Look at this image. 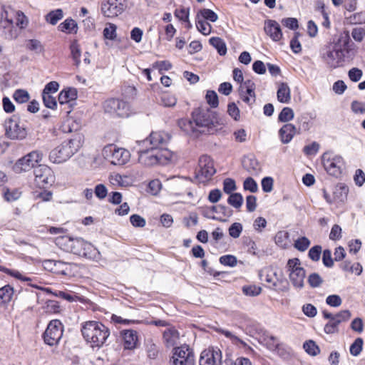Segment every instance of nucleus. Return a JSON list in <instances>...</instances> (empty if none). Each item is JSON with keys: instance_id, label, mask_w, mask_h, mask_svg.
<instances>
[{"instance_id": "f257e3e1", "label": "nucleus", "mask_w": 365, "mask_h": 365, "mask_svg": "<svg viewBox=\"0 0 365 365\" xmlns=\"http://www.w3.org/2000/svg\"><path fill=\"white\" fill-rule=\"evenodd\" d=\"M350 41L349 33L340 34L339 38L326 45L322 50V58L328 67L336 68L345 61V52L349 53Z\"/></svg>"}, {"instance_id": "f03ea898", "label": "nucleus", "mask_w": 365, "mask_h": 365, "mask_svg": "<svg viewBox=\"0 0 365 365\" xmlns=\"http://www.w3.org/2000/svg\"><path fill=\"white\" fill-rule=\"evenodd\" d=\"M220 124L216 112L208 108H198L195 109L192 113V118L190 120H182L179 122L180 127L183 125L186 128L184 130L189 132L190 130L192 133L205 130H199L198 128L210 129Z\"/></svg>"}, {"instance_id": "7ed1b4c3", "label": "nucleus", "mask_w": 365, "mask_h": 365, "mask_svg": "<svg viewBox=\"0 0 365 365\" xmlns=\"http://www.w3.org/2000/svg\"><path fill=\"white\" fill-rule=\"evenodd\" d=\"M83 339L92 348L102 347L110 336V329L98 321H87L81 324Z\"/></svg>"}, {"instance_id": "20e7f679", "label": "nucleus", "mask_w": 365, "mask_h": 365, "mask_svg": "<svg viewBox=\"0 0 365 365\" xmlns=\"http://www.w3.org/2000/svg\"><path fill=\"white\" fill-rule=\"evenodd\" d=\"M83 136L75 133L71 138L64 140L61 145L51 150L48 158L53 163L60 164L70 159L81 148Z\"/></svg>"}, {"instance_id": "39448f33", "label": "nucleus", "mask_w": 365, "mask_h": 365, "mask_svg": "<svg viewBox=\"0 0 365 365\" xmlns=\"http://www.w3.org/2000/svg\"><path fill=\"white\" fill-rule=\"evenodd\" d=\"M138 162L144 166L165 165L171 160L172 154L168 149L150 147L138 151Z\"/></svg>"}, {"instance_id": "423d86ee", "label": "nucleus", "mask_w": 365, "mask_h": 365, "mask_svg": "<svg viewBox=\"0 0 365 365\" xmlns=\"http://www.w3.org/2000/svg\"><path fill=\"white\" fill-rule=\"evenodd\" d=\"M43 153L38 150H33L20 158L14 164L13 169L15 173H21L26 172L35 167V165L42 161Z\"/></svg>"}, {"instance_id": "0eeeda50", "label": "nucleus", "mask_w": 365, "mask_h": 365, "mask_svg": "<svg viewBox=\"0 0 365 365\" xmlns=\"http://www.w3.org/2000/svg\"><path fill=\"white\" fill-rule=\"evenodd\" d=\"M323 165L327 172L332 176L339 177L344 168V161L341 156L327 152L322 155Z\"/></svg>"}, {"instance_id": "6e6552de", "label": "nucleus", "mask_w": 365, "mask_h": 365, "mask_svg": "<svg viewBox=\"0 0 365 365\" xmlns=\"http://www.w3.org/2000/svg\"><path fill=\"white\" fill-rule=\"evenodd\" d=\"M105 113L113 117L125 118L130 113L128 103L118 98H110L106 100L103 105Z\"/></svg>"}, {"instance_id": "1a4fd4ad", "label": "nucleus", "mask_w": 365, "mask_h": 365, "mask_svg": "<svg viewBox=\"0 0 365 365\" xmlns=\"http://www.w3.org/2000/svg\"><path fill=\"white\" fill-rule=\"evenodd\" d=\"M216 173L214 167V162L211 158L207 155L200 157L198 165L195 169V177L201 182H205L211 179Z\"/></svg>"}, {"instance_id": "9d476101", "label": "nucleus", "mask_w": 365, "mask_h": 365, "mask_svg": "<svg viewBox=\"0 0 365 365\" xmlns=\"http://www.w3.org/2000/svg\"><path fill=\"white\" fill-rule=\"evenodd\" d=\"M63 332V326L60 320H51L45 330L43 338L45 344L53 346L58 344Z\"/></svg>"}, {"instance_id": "9b49d317", "label": "nucleus", "mask_w": 365, "mask_h": 365, "mask_svg": "<svg viewBox=\"0 0 365 365\" xmlns=\"http://www.w3.org/2000/svg\"><path fill=\"white\" fill-rule=\"evenodd\" d=\"M5 135L11 140H23L27 135L26 129L20 125L18 118L13 116L4 121Z\"/></svg>"}, {"instance_id": "f8f14e48", "label": "nucleus", "mask_w": 365, "mask_h": 365, "mask_svg": "<svg viewBox=\"0 0 365 365\" xmlns=\"http://www.w3.org/2000/svg\"><path fill=\"white\" fill-rule=\"evenodd\" d=\"M287 267L289 271V279L293 286L296 288H302L304 287L306 272L304 268L300 267L299 259L297 258L289 259Z\"/></svg>"}, {"instance_id": "ddd939ff", "label": "nucleus", "mask_w": 365, "mask_h": 365, "mask_svg": "<svg viewBox=\"0 0 365 365\" xmlns=\"http://www.w3.org/2000/svg\"><path fill=\"white\" fill-rule=\"evenodd\" d=\"M34 174L35 183L40 188H46L54 182L53 172L48 166L39 165L34 169Z\"/></svg>"}, {"instance_id": "4468645a", "label": "nucleus", "mask_w": 365, "mask_h": 365, "mask_svg": "<svg viewBox=\"0 0 365 365\" xmlns=\"http://www.w3.org/2000/svg\"><path fill=\"white\" fill-rule=\"evenodd\" d=\"M66 240L68 252L79 256L89 257V251L93 249L91 244L85 242L82 238L66 237Z\"/></svg>"}, {"instance_id": "2eb2a0df", "label": "nucleus", "mask_w": 365, "mask_h": 365, "mask_svg": "<svg viewBox=\"0 0 365 365\" xmlns=\"http://www.w3.org/2000/svg\"><path fill=\"white\" fill-rule=\"evenodd\" d=\"M174 365H194L195 356L193 351L188 346H181L174 349Z\"/></svg>"}, {"instance_id": "dca6fc26", "label": "nucleus", "mask_w": 365, "mask_h": 365, "mask_svg": "<svg viewBox=\"0 0 365 365\" xmlns=\"http://www.w3.org/2000/svg\"><path fill=\"white\" fill-rule=\"evenodd\" d=\"M125 10L123 0H103L101 3V12L104 16L114 18Z\"/></svg>"}, {"instance_id": "f3484780", "label": "nucleus", "mask_w": 365, "mask_h": 365, "mask_svg": "<svg viewBox=\"0 0 365 365\" xmlns=\"http://www.w3.org/2000/svg\"><path fill=\"white\" fill-rule=\"evenodd\" d=\"M200 365H222V352L220 349L215 347L208 348L202 351L200 359Z\"/></svg>"}, {"instance_id": "a211bd4d", "label": "nucleus", "mask_w": 365, "mask_h": 365, "mask_svg": "<svg viewBox=\"0 0 365 365\" xmlns=\"http://www.w3.org/2000/svg\"><path fill=\"white\" fill-rule=\"evenodd\" d=\"M1 16L0 29H3L2 37L8 40L16 38L18 36L17 31L14 26L13 20L9 18L8 11L4 8H2Z\"/></svg>"}, {"instance_id": "6ab92c4d", "label": "nucleus", "mask_w": 365, "mask_h": 365, "mask_svg": "<svg viewBox=\"0 0 365 365\" xmlns=\"http://www.w3.org/2000/svg\"><path fill=\"white\" fill-rule=\"evenodd\" d=\"M351 317L349 310H341L334 314V318L331 323H327L324 327V331L326 334H330L338 332L339 325L344 322L348 321Z\"/></svg>"}, {"instance_id": "aec40b11", "label": "nucleus", "mask_w": 365, "mask_h": 365, "mask_svg": "<svg viewBox=\"0 0 365 365\" xmlns=\"http://www.w3.org/2000/svg\"><path fill=\"white\" fill-rule=\"evenodd\" d=\"M255 83L252 81L247 80L240 85L239 88L241 99L250 106L255 102Z\"/></svg>"}, {"instance_id": "412c9836", "label": "nucleus", "mask_w": 365, "mask_h": 365, "mask_svg": "<svg viewBox=\"0 0 365 365\" xmlns=\"http://www.w3.org/2000/svg\"><path fill=\"white\" fill-rule=\"evenodd\" d=\"M110 153V162L115 165H123L130 160V154L128 150L122 148H116L113 145L108 147Z\"/></svg>"}, {"instance_id": "4be33fe9", "label": "nucleus", "mask_w": 365, "mask_h": 365, "mask_svg": "<svg viewBox=\"0 0 365 365\" xmlns=\"http://www.w3.org/2000/svg\"><path fill=\"white\" fill-rule=\"evenodd\" d=\"M170 135L164 131L152 132L149 137L142 142L143 145L149 143L150 147L162 148L170 140Z\"/></svg>"}, {"instance_id": "5701e85b", "label": "nucleus", "mask_w": 365, "mask_h": 365, "mask_svg": "<svg viewBox=\"0 0 365 365\" xmlns=\"http://www.w3.org/2000/svg\"><path fill=\"white\" fill-rule=\"evenodd\" d=\"M265 33L274 41H279L282 33L279 24L274 20H267L264 23Z\"/></svg>"}, {"instance_id": "b1692460", "label": "nucleus", "mask_w": 365, "mask_h": 365, "mask_svg": "<svg viewBox=\"0 0 365 365\" xmlns=\"http://www.w3.org/2000/svg\"><path fill=\"white\" fill-rule=\"evenodd\" d=\"M125 349L132 350L136 348L138 341V332L133 329L121 331Z\"/></svg>"}, {"instance_id": "393cba45", "label": "nucleus", "mask_w": 365, "mask_h": 365, "mask_svg": "<svg viewBox=\"0 0 365 365\" xmlns=\"http://www.w3.org/2000/svg\"><path fill=\"white\" fill-rule=\"evenodd\" d=\"M297 133L296 127L291 123L284 125L279 130V135L282 143H289Z\"/></svg>"}, {"instance_id": "a878e982", "label": "nucleus", "mask_w": 365, "mask_h": 365, "mask_svg": "<svg viewBox=\"0 0 365 365\" xmlns=\"http://www.w3.org/2000/svg\"><path fill=\"white\" fill-rule=\"evenodd\" d=\"M163 340L167 347H173L178 343L179 332L174 327H170L164 331Z\"/></svg>"}, {"instance_id": "bb28decb", "label": "nucleus", "mask_w": 365, "mask_h": 365, "mask_svg": "<svg viewBox=\"0 0 365 365\" xmlns=\"http://www.w3.org/2000/svg\"><path fill=\"white\" fill-rule=\"evenodd\" d=\"M49 265H53L51 267V272L61 275H68L71 274V264L61 261H51L49 260L47 263Z\"/></svg>"}, {"instance_id": "cd10ccee", "label": "nucleus", "mask_w": 365, "mask_h": 365, "mask_svg": "<svg viewBox=\"0 0 365 365\" xmlns=\"http://www.w3.org/2000/svg\"><path fill=\"white\" fill-rule=\"evenodd\" d=\"M277 100L280 103H287L291 100V91L287 83H281L277 92Z\"/></svg>"}, {"instance_id": "c85d7f7f", "label": "nucleus", "mask_w": 365, "mask_h": 365, "mask_svg": "<svg viewBox=\"0 0 365 365\" xmlns=\"http://www.w3.org/2000/svg\"><path fill=\"white\" fill-rule=\"evenodd\" d=\"M77 91L75 88H68L63 90L58 95V102L61 105L68 104L72 101L76 99Z\"/></svg>"}, {"instance_id": "c756f323", "label": "nucleus", "mask_w": 365, "mask_h": 365, "mask_svg": "<svg viewBox=\"0 0 365 365\" xmlns=\"http://www.w3.org/2000/svg\"><path fill=\"white\" fill-rule=\"evenodd\" d=\"M58 29L66 34H76L78 31L77 23L73 19H66L59 24Z\"/></svg>"}, {"instance_id": "7c9ffc66", "label": "nucleus", "mask_w": 365, "mask_h": 365, "mask_svg": "<svg viewBox=\"0 0 365 365\" xmlns=\"http://www.w3.org/2000/svg\"><path fill=\"white\" fill-rule=\"evenodd\" d=\"M14 295V289L10 285H5L0 288V304L9 303Z\"/></svg>"}, {"instance_id": "2f4dec72", "label": "nucleus", "mask_w": 365, "mask_h": 365, "mask_svg": "<svg viewBox=\"0 0 365 365\" xmlns=\"http://www.w3.org/2000/svg\"><path fill=\"white\" fill-rule=\"evenodd\" d=\"M209 42L210 45L215 47L220 56H224L227 53V46L225 41L219 37H212Z\"/></svg>"}, {"instance_id": "473e14b6", "label": "nucleus", "mask_w": 365, "mask_h": 365, "mask_svg": "<svg viewBox=\"0 0 365 365\" xmlns=\"http://www.w3.org/2000/svg\"><path fill=\"white\" fill-rule=\"evenodd\" d=\"M63 17V13L62 9H58L47 14L45 16V20L51 25H56Z\"/></svg>"}, {"instance_id": "72a5a7b5", "label": "nucleus", "mask_w": 365, "mask_h": 365, "mask_svg": "<svg viewBox=\"0 0 365 365\" xmlns=\"http://www.w3.org/2000/svg\"><path fill=\"white\" fill-rule=\"evenodd\" d=\"M196 16H198V18L200 17L205 21L206 20L211 22H215L218 19L217 14L209 9H200Z\"/></svg>"}, {"instance_id": "f704fd0d", "label": "nucleus", "mask_w": 365, "mask_h": 365, "mask_svg": "<svg viewBox=\"0 0 365 365\" xmlns=\"http://www.w3.org/2000/svg\"><path fill=\"white\" fill-rule=\"evenodd\" d=\"M195 24L197 29L203 35H209L212 30V26L200 17L196 16Z\"/></svg>"}, {"instance_id": "c9c22d12", "label": "nucleus", "mask_w": 365, "mask_h": 365, "mask_svg": "<svg viewBox=\"0 0 365 365\" xmlns=\"http://www.w3.org/2000/svg\"><path fill=\"white\" fill-rule=\"evenodd\" d=\"M210 210L223 217H230L232 215V210L222 205H213L210 207Z\"/></svg>"}, {"instance_id": "e433bc0d", "label": "nucleus", "mask_w": 365, "mask_h": 365, "mask_svg": "<svg viewBox=\"0 0 365 365\" xmlns=\"http://www.w3.org/2000/svg\"><path fill=\"white\" fill-rule=\"evenodd\" d=\"M177 98L170 93H163L160 96V103L165 107H173L175 106Z\"/></svg>"}, {"instance_id": "4c0bfd02", "label": "nucleus", "mask_w": 365, "mask_h": 365, "mask_svg": "<svg viewBox=\"0 0 365 365\" xmlns=\"http://www.w3.org/2000/svg\"><path fill=\"white\" fill-rule=\"evenodd\" d=\"M364 340L362 338H356L351 344L349 348L350 354L354 356H357L362 351Z\"/></svg>"}, {"instance_id": "58836bf2", "label": "nucleus", "mask_w": 365, "mask_h": 365, "mask_svg": "<svg viewBox=\"0 0 365 365\" xmlns=\"http://www.w3.org/2000/svg\"><path fill=\"white\" fill-rule=\"evenodd\" d=\"M117 26L112 23H108L103 29V36L106 39L114 40L117 36Z\"/></svg>"}, {"instance_id": "ea45409f", "label": "nucleus", "mask_w": 365, "mask_h": 365, "mask_svg": "<svg viewBox=\"0 0 365 365\" xmlns=\"http://www.w3.org/2000/svg\"><path fill=\"white\" fill-rule=\"evenodd\" d=\"M227 202L233 207L240 209L243 203V197L240 193H232L228 197Z\"/></svg>"}, {"instance_id": "a19ab883", "label": "nucleus", "mask_w": 365, "mask_h": 365, "mask_svg": "<svg viewBox=\"0 0 365 365\" xmlns=\"http://www.w3.org/2000/svg\"><path fill=\"white\" fill-rule=\"evenodd\" d=\"M303 347L306 352L312 356H317L320 352L319 346L312 340L305 341L304 343Z\"/></svg>"}, {"instance_id": "79ce46f5", "label": "nucleus", "mask_w": 365, "mask_h": 365, "mask_svg": "<svg viewBox=\"0 0 365 365\" xmlns=\"http://www.w3.org/2000/svg\"><path fill=\"white\" fill-rule=\"evenodd\" d=\"M71 53L72 58L74 61L76 66H78L80 64V57H81V49L80 46L76 41H73L70 46Z\"/></svg>"}, {"instance_id": "37998d69", "label": "nucleus", "mask_w": 365, "mask_h": 365, "mask_svg": "<svg viewBox=\"0 0 365 365\" xmlns=\"http://www.w3.org/2000/svg\"><path fill=\"white\" fill-rule=\"evenodd\" d=\"M26 47L28 50L41 53L43 51V46L37 39H29L26 41Z\"/></svg>"}, {"instance_id": "c03bdc74", "label": "nucleus", "mask_w": 365, "mask_h": 365, "mask_svg": "<svg viewBox=\"0 0 365 365\" xmlns=\"http://www.w3.org/2000/svg\"><path fill=\"white\" fill-rule=\"evenodd\" d=\"M43 103L46 108L51 109H56L57 106V101L56 98L48 93L42 92Z\"/></svg>"}, {"instance_id": "a18cd8bd", "label": "nucleus", "mask_w": 365, "mask_h": 365, "mask_svg": "<svg viewBox=\"0 0 365 365\" xmlns=\"http://www.w3.org/2000/svg\"><path fill=\"white\" fill-rule=\"evenodd\" d=\"M242 289L244 294L250 297L258 296L262 292V288L256 285L243 286Z\"/></svg>"}, {"instance_id": "49530a36", "label": "nucleus", "mask_w": 365, "mask_h": 365, "mask_svg": "<svg viewBox=\"0 0 365 365\" xmlns=\"http://www.w3.org/2000/svg\"><path fill=\"white\" fill-rule=\"evenodd\" d=\"M294 118V111L291 108H284L278 116V120L281 122H288Z\"/></svg>"}, {"instance_id": "de8ad7c7", "label": "nucleus", "mask_w": 365, "mask_h": 365, "mask_svg": "<svg viewBox=\"0 0 365 365\" xmlns=\"http://www.w3.org/2000/svg\"><path fill=\"white\" fill-rule=\"evenodd\" d=\"M13 97L14 100L19 103H26L29 100V93L22 89L16 90L14 92Z\"/></svg>"}, {"instance_id": "09e8293b", "label": "nucleus", "mask_w": 365, "mask_h": 365, "mask_svg": "<svg viewBox=\"0 0 365 365\" xmlns=\"http://www.w3.org/2000/svg\"><path fill=\"white\" fill-rule=\"evenodd\" d=\"M243 230V227L240 222H234L229 227L228 232L230 237L236 239L238 238Z\"/></svg>"}, {"instance_id": "8fccbe9b", "label": "nucleus", "mask_w": 365, "mask_h": 365, "mask_svg": "<svg viewBox=\"0 0 365 365\" xmlns=\"http://www.w3.org/2000/svg\"><path fill=\"white\" fill-rule=\"evenodd\" d=\"M309 245L310 240L306 237H299L294 242V247L301 252L307 250Z\"/></svg>"}, {"instance_id": "3c124183", "label": "nucleus", "mask_w": 365, "mask_h": 365, "mask_svg": "<svg viewBox=\"0 0 365 365\" xmlns=\"http://www.w3.org/2000/svg\"><path fill=\"white\" fill-rule=\"evenodd\" d=\"M205 98L207 101V103L212 107V108H216L218 106L219 101H218V96L215 91H207Z\"/></svg>"}, {"instance_id": "603ef678", "label": "nucleus", "mask_w": 365, "mask_h": 365, "mask_svg": "<svg viewBox=\"0 0 365 365\" xmlns=\"http://www.w3.org/2000/svg\"><path fill=\"white\" fill-rule=\"evenodd\" d=\"M189 8L180 7L174 11L175 16L181 21H188Z\"/></svg>"}, {"instance_id": "864d4df0", "label": "nucleus", "mask_w": 365, "mask_h": 365, "mask_svg": "<svg viewBox=\"0 0 365 365\" xmlns=\"http://www.w3.org/2000/svg\"><path fill=\"white\" fill-rule=\"evenodd\" d=\"M227 113L231 118L237 121L240 118V111L235 103H230L227 106Z\"/></svg>"}, {"instance_id": "5fc2aeb1", "label": "nucleus", "mask_w": 365, "mask_h": 365, "mask_svg": "<svg viewBox=\"0 0 365 365\" xmlns=\"http://www.w3.org/2000/svg\"><path fill=\"white\" fill-rule=\"evenodd\" d=\"M220 262L223 265L232 267L237 264V260L235 256L227 255L220 257Z\"/></svg>"}, {"instance_id": "6e6d98bb", "label": "nucleus", "mask_w": 365, "mask_h": 365, "mask_svg": "<svg viewBox=\"0 0 365 365\" xmlns=\"http://www.w3.org/2000/svg\"><path fill=\"white\" fill-rule=\"evenodd\" d=\"M308 283L310 287L315 288L319 287L322 282L323 279L317 273H312L308 277Z\"/></svg>"}, {"instance_id": "4d7b16f0", "label": "nucleus", "mask_w": 365, "mask_h": 365, "mask_svg": "<svg viewBox=\"0 0 365 365\" xmlns=\"http://www.w3.org/2000/svg\"><path fill=\"white\" fill-rule=\"evenodd\" d=\"M244 189L249 190L251 192H256L258 190V186L255 180L252 178H247L243 184Z\"/></svg>"}, {"instance_id": "13d9d810", "label": "nucleus", "mask_w": 365, "mask_h": 365, "mask_svg": "<svg viewBox=\"0 0 365 365\" xmlns=\"http://www.w3.org/2000/svg\"><path fill=\"white\" fill-rule=\"evenodd\" d=\"M322 250V248L320 245L314 246L309 251V253H308L309 257L314 262L319 261L320 259Z\"/></svg>"}, {"instance_id": "bf43d9fd", "label": "nucleus", "mask_w": 365, "mask_h": 365, "mask_svg": "<svg viewBox=\"0 0 365 365\" xmlns=\"http://www.w3.org/2000/svg\"><path fill=\"white\" fill-rule=\"evenodd\" d=\"M16 18L17 26H19L21 29H24L27 26L29 21L27 17L24 15V14L22 11H16Z\"/></svg>"}, {"instance_id": "052dcab7", "label": "nucleus", "mask_w": 365, "mask_h": 365, "mask_svg": "<svg viewBox=\"0 0 365 365\" xmlns=\"http://www.w3.org/2000/svg\"><path fill=\"white\" fill-rule=\"evenodd\" d=\"M237 189L235 181L231 178H226L223 182V190L227 194H230Z\"/></svg>"}, {"instance_id": "680f3d73", "label": "nucleus", "mask_w": 365, "mask_h": 365, "mask_svg": "<svg viewBox=\"0 0 365 365\" xmlns=\"http://www.w3.org/2000/svg\"><path fill=\"white\" fill-rule=\"evenodd\" d=\"M130 223L135 227H143L146 222L145 220L139 215L134 214L130 217Z\"/></svg>"}, {"instance_id": "e2e57ef3", "label": "nucleus", "mask_w": 365, "mask_h": 365, "mask_svg": "<svg viewBox=\"0 0 365 365\" xmlns=\"http://www.w3.org/2000/svg\"><path fill=\"white\" fill-rule=\"evenodd\" d=\"M319 149V144L317 142H312L311 144L304 147L303 151L307 155H314Z\"/></svg>"}, {"instance_id": "0e129e2a", "label": "nucleus", "mask_w": 365, "mask_h": 365, "mask_svg": "<svg viewBox=\"0 0 365 365\" xmlns=\"http://www.w3.org/2000/svg\"><path fill=\"white\" fill-rule=\"evenodd\" d=\"M222 365H252L251 361L245 357L237 358L235 362H233L231 359H226L224 361V364Z\"/></svg>"}, {"instance_id": "69168bd1", "label": "nucleus", "mask_w": 365, "mask_h": 365, "mask_svg": "<svg viewBox=\"0 0 365 365\" xmlns=\"http://www.w3.org/2000/svg\"><path fill=\"white\" fill-rule=\"evenodd\" d=\"M351 329L359 334L364 331V323L362 319L357 317L352 320L350 324Z\"/></svg>"}, {"instance_id": "338daca9", "label": "nucleus", "mask_w": 365, "mask_h": 365, "mask_svg": "<svg viewBox=\"0 0 365 365\" xmlns=\"http://www.w3.org/2000/svg\"><path fill=\"white\" fill-rule=\"evenodd\" d=\"M326 303L333 307H338L342 303L341 298L336 294L329 295L326 299Z\"/></svg>"}, {"instance_id": "774afa93", "label": "nucleus", "mask_w": 365, "mask_h": 365, "mask_svg": "<svg viewBox=\"0 0 365 365\" xmlns=\"http://www.w3.org/2000/svg\"><path fill=\"white\" fill-rule=\"evenodd\" d=\"M352 38L358 42H361L365 36V29L362 27L353 29L351 31Z\"/></svg>"}]
</instances>
